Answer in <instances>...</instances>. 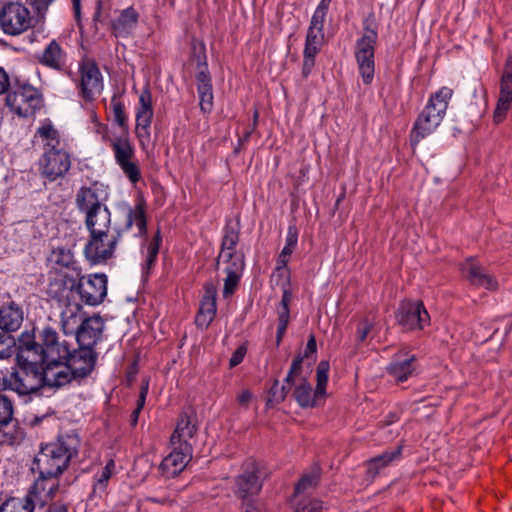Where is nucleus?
<instances>
[{"mask_svg": "<svg viewBox=\"0 0 512 512\" xmlns=\"http://www.w3.org/2000/svg\"><path fill=\"white\" fill-rule=\"evenodd\" d=\"M122 216V223L116 224L112 231L89 234L83 253L91 265L106 264L112 259L123 233L133 226L136 228L135 237L147 234L146 202L142 197L136 199L133 207L123 208Z\"/></svg>", "mask_w": 512, "mask_h": 512, "instance_id": "obj_1", "label": "nucleus"}, {"mask_svg": "<svg viewBox=\"0 0 512 512\" xmlns=\"http://www.w3.org/2000/svg\"><path fill=\"white\" fill-rule=\"evenodd\" d=\"M71 343L60 339L58 332L49 326L42 328L35 335L22 333L18 359L27 364L41 366L45 361H57L70 355Z\"/></svg>", "mask_w": 512, "mask_h": 512, "instance_id": "obj_2", "label": "nucleus"}, {"mask_svg": "<svg viewBox=\"0 0 512 512\" xmlns=\"http://www.w3.org/2000/svg\"><path fill=\"white\" fill-rule=\"evenodd\" d=\"M78 446L77 435L60 436L56 442L42 447L34 460L35 469L41 475L58 478L68 467L72 456L77 453Z\"/></svg>", "mask_w": 512, "mask_h": 512, "instance_id": "obj_3", "label": "nucleus"}, {"mask_svg": "<svg viewBox=\"0 0 512 512\" xmlns=\"http://www.w3.org/2000/svg\"><path fill=\"white\" fill-rule=\"evenodd\" d=\"M378 39L376 29L369 26L364 27V33L355 44V58L358 72L365 85H370L375 73V45Z\"/></svg>", "mask_w": 512, "mask_h": 512, "instance_id": "obj_4", "label": "nucleus"}, {"mask_svg": "<svg viewBox=\"0 0 512 512\" xmlns=\"http://www.w3.org/2000/svg\"><path fill=\"white\" fill-rule=\"evenodd\" d=\"M6 105L20 117L32 116L41 107L42 95L28 83L17 84L5 98Z\"/></svg>", "mask_w": 512, "mask_h": 512, "instance_id": "obj_5", "label": "nucleus"}, {"mask_svg": "<svg viewBox=\"0 0 512 512\" xmlns=\"http://www.w3.org/2000/svg\"><path fill=\"white\" fill-rule=\"evenodd\" d=\"M110 147L114 159L124 175L133 184L141 179V170L138 161L135 159V149L128 135L117 136L110 139Z\"/></svg>", "mask_w": 512, "mask_h": 512, "instance_id": "obj_6", "label": "nucleus"}, {"mask_svg": "<svg viewBox=\"0 0 512 512\" xmlns=\"http://www.w3.org/2000/svg\"><path fill=\"white\" fill-rule=\"evenodd\" d=\"M108 279L104 273L80 276L72 290L79 295L80 300L88 306L101 304L107 295Z\"/></svg>", "mask_w": 512, "mask_h": 512, "instance_id": "obj_7", "label": "nucleus"}, {"mask_svg": "<svg viewBox=\"0 0 512 512\" xmlns=\"http://www.w3.org/2000/svg\"><path fill=\"white\" fill-rule=\"evenodd\" d=\"M19 369H14L7 377V389L17 393L19 396H27L37 392L42 384L39 371L36 365L27 364L24 361Z\"/></svg>", "mask_w": 512, "mask_h": 512, "instance_id": "obj_8", "label": "nucleus"}, {"mask_svg": "<svg viewBox=\"0 0 512 512\" xmlns=\"http://www.w3.org/2000/svg\"><path fill=\"white\" fill-rule=\"evenodd\" d=\"M31 22L30 11L22 3H6L0 11V25L8 35L21 34L30 28Z\"/></svg>", "mask_w": 512, "mask_h": 512, "instance_id": "obj_9", "label": "nucleus"}, {"mask_svg": "<svg viewBox=\"0 0 512 512\" xmlns=\"http://www.w3.org/2000/svg\"><path fill=\"white\" fill-rule=\"evenodd\" d=\"M397 323L405 331L423 330L430 324V316L421 301H402L396 313Z\"/></svg>", "mask_w": 512, "mask_h": 512, "instance_id": "obj_10", "label": "nucleus"}, {"mask_svg": "<svg viewBox=\"0 0 512 512\" xmlns=\"http://www.w3.org/2000/svg\"><path fill=\"white\" fill-rule=\"evenodd\" d=\"M38 167L41 176L50 182L64 178L71 168V154L67 149L43 152Z\"/></svg>", "mask_w": 512, "mask_h": 512, "instance_id": "obj_11", "label": "nucleus"}, {"mask_svg": "<svg viewBox=\"0 0 512 512\" xmlns=\"http://www.w3.org/2000/svg\"><path fill=\"white\" fill-rule=\"evenodd\" d=\"M261 489L260 471L255 463H248L245 470L235 479L234 493L244 501L248 508L249 504L256 505L253 498L259 494Z\"/></svg>", "mask_w": 512, "mask_h": 512, "instance_id": "obj_12", "label": "nucleus"}, {"mask_svg": "<svg viewBox=\"0 0 512 512\" xmlns=\"http://www.w3.org/2000/svg\"><path fill=\"white\" fill-rule=\"evenodd\" d=\"M81 96L86 101H93L103 90V77L94 60L85 59L79 64Z\"/></svg>", "mask_w": 512, "mask_h": 512, "instance_id": "obj_13", "label": "nucleus"}, {"mask_svg": "<svg viewBox=\"0 0 512 512\" xmlns=\"http://www.w3.org/2000/svg\"><path fill=\"white\" fill-rule=\"evenodd\" d=\"M154 115L152 93L148 86L144 87L139 95L135 109V133L142 146L150 141V126Z\"/></svg>", "mask_w": 512, "mask_h": 512, "instance_id": "obj_14", "label": "nucleus"}, {"mask_svg": "<svg viewBox=\"0 0 512 512\" xmlns=\"http://www.w3.org/2000/svg\"><path fill=\"white\" fill-rule=\"evenodd\" d=\"M41 384L50 387H61L76 379L69 364L65 359L57 361H45L37 366Z\"/></svg>", "mask_w": 512, "mask_h": 512, "instance_id": "obj_15", "label": "nucleus"}, {"mask_svg": "<svg viewBox=\"0 0 512 512\" xmlns=\"http://www.w3.org/2000/svg\"><path fill=\"white\" fill-rule=\"evenodd\" d=\"M58 490V478L39 474L38 478L29 488L26 498L35 508H43L55 498Z\"/></svg>", "mask_w": 512, "mask_h": 512, "instance_id": "obj_16", "label": "nucleus"}, {"mask_svg": "<svg viewBox=\"0 0 512 512\" xmlns=\"http://www.w3.org/2000/svg\"><path fill=\"white\" fill-rule=\"evenodd\" d=\"M217 263L225 265L223 272L226 274L224 279L223 297L232 295L243 275L245 268V257L243 253H233L231 257H218Z\"/></svg>", "mask_w": 512, "mask_h": 512, "instance_id": "obj_17", "label": "nucleus"}, {"mask_svg": "<svg viewBox=\"0 0 512 512\" xmlns=\"http://www.w3.org/2000/svg\"><path fill=\"white\" fill-rule=\"evenodd\" d=\"M172 446V451L162 460L159 466L162 476L166 479L178 476L192 457V445Z\"/></svg>", "mask_w": 512, "mask_h": 512, "instance_id": "obj_18", "label": "nucleus"}, {"mask_svg": "<svg viewBox=\"0 0 512 512\" xmlns=\"http://www.w3.org/2000/svg\"><path fill=\"white\" fill-rule=\"evenodd\" d=\"M72 370L75 378H84L94 369L97 353L94 349L79 346L78 349L72 348L70 355L65 358Z\"/></svg>", "mask_w": 512, "mask_h": 512, "instance_id": "obj_19", "label": "nucleus"}, {"mask_svg": "<svg viewBox=\"0 0 512 512\" xmlns=\"http://www.w3.org/2000/svg\"><path fill=\"white\" fill-rule=\"evenodd\" d=\"M104 322L100 316L94 315L84 318L75 333L79 346L93 349L101 340Z\"/></svg>", "mask_w": 512, "mask_h": 512, "instance_id": "obj_20", "label": "nucleus"}, {"mask_svg": "<svg viewBox=\"0 0 512 512\" xmlns=\"http://www.w3.org/2000/svg\"><path fill=\"white\" fill-rule=\"evenodd\" d=\"M402 451L403 446L397 445L367 460L365 462L367 478L372 481L377 476H379L387 467L395 463H398L402 458Z\"/></svg>", "mask_w": 512, "mask_h": 512, "instance_id": "obj_21", "label": "nucleus"}, {"mask_svg": "<svg viewBox=\"0 0 512 512\" xmlns=\"http://www.w3.org/2000/svg\"><path fill=\"white\" fill-rule=\"evenodd\" d=\"M461 272L472 285L483 287L488 290H494L497 287V281L488 274L475 260L467 259L461 264Z\"/></svg>", "mask_w": 512, "mask_h": 512, "instance_id": "obj_22", "label": "nucleus"}, {"mask_svg": "<svg viewBox=\"0 0 512 512\" xmlns=\"http://www.w3.org/2000/svg\"><path fill=\"white\" fill-rule=\"evenodd\" d=\"M198 430L195 415L183 412L179 415L176 428L171 435V445L182 447L184 444L192 445L191 440L195 437Z\"/></svg>", "mask_w": 512, "mask_h": 512, "instance_id": "obj_23", "label": "nucleus"}, {"mask_svg": "<svg viewBox=\"0 0 512 512\" xmlns=\"http://www.w3.org/2000/svg\"><path fill=\"white\" fill-rule=\"evenodd\" d=\"M217 288L214 284L205 285V293L202 297L200 308L197 313L195 323L201 328H208L216 316L217 305Z\"/></svg>", "mask_w": 512, "mask_h": 512, "instance_id": "obj_24", "label": "nucleus"}, {"mask_svg": "<svg viewBox=\"0 0 512 512\" xmlns=\"http://www.w3.org/2000/svg\"><path fill=\"white\" fill-rule=\"evenodd\" d=\"M34 138L41 142L43 152L66 150V144L61 139L59 131L49 119L41 122V125L36 129Z\"/></svg>", "mask_w": 512, "mask_h": 512, "instance_id": "obj_25", "label": "nucleus"}, {"mask_svg": "<svg viewBox=\"0 0 512 512\" xmlns=\"http://www.w3.org/2000/svg\"><path fill=\"white\" fill-rule=\"evenodd\" d=\"M197 92L199 96V106L203 113L207 114L213 108V89L211 77L208 72L207 64H199L196 74Z\"/></svg>", "mask_w": 512, "mask_h": 512, "instance_id": "obj_26", "label": "nucleus"}, {"mask_svg": "<svg viewBox=\"0 0 512 512\" xmlns=\"http://www.w3.org/2000/svg\"><path fill=\"white\" fill-rule=\"evenodd\" d=\"M37 59L41 65L58 72L67 68V53L55 39L46 45Z\"/></svg>", "mask_w": 512, "mask_h": 512, "instance_id": "obj_27", "label": "nucleus"}, {"mask_svg": "<svg viewBox=\"0 0 512 512\" xmlns=\"http://www.w3.org/2000/svg\"><path fill=\"white\" fill-rule=\"evenodd\" d=\"M443 119L444 117L422 111L417 117L410 134L412 147L415 148L422 139L433 133Z\"/></svg>", "mask_w": 512, "mask_h": 512, "instance_id": "obj_28", "label": "nucleus"}, {"mask_svg": "<svg viewBox=\"0 0 512 512\" xmlns=\"http://www.w3.org/2000/svg\"><path fill=\"white\" fill-rule=\"evenodd\" d=\"M416 369V357L413 354L397 353L387 366L388 374L397 382H404Z\"/></svg>", "mask_w": 512, "mask_h": 512, "instance_id": "obj_29", "label": "nucleus"}, {"mask_svg": "<svg viewBox=\"0 0 512 512\" xmlns=\"http://www.w3.org/2000/svg\"><path fill=\"white\" fill-rule=\"evenodd\" d=\"M286 384L288 385V383ZM289 385H295L293 397L302 408L315 407L318 405V401L323 398L322 395H316V389L313 391L311 384L301 375L296 378L294 383H289Z\"/></svg>", "mask_w": 512, "mask_h": 512, "instance_id": "obj_30", "label": "nucleus"}, {"mask_svg": "<svg viewBox=\"0 0 512 512\" xmlns=\"http://www.w3.org/2000/svg\"><path fill=\"white\" fill-rule=\"evenodd\" d=\"M24 319L22 308L14 301L0 308V329L4 332L17 331Z\"/></svg>", "mask_w": 512, "mask_h": 512, "instance_id": "obj_31", "label": "nucleus"}, {"mask_svg": "<svg viewBox=\"0 0 512 512\" xmlns=\"http://www.w3.org/2000/svg\"><path fill=\"white\" fill-rule=\"evenodd\" d=\"M454 92L451 88L443 86L432 93L422 111L445 117L449 102Z\"/></svg>", "mask_w": 512, "mask_h": 512, "instance_id": "obj_32", "label": "nucleus"}, {"mask_svg": "<svg viewBox=\"0 0 512 512\" xmlns=\"http://www.w3.org/2000/svg\"><path fill=\"white\" fill-rule=\"evenodd\" d=\"M85 224L89 234L113 230L111 228V213L106 205L85 214Z\"/></svg>", "mask_w": 512, "mask_h": 512, "instance_id": "obj_33", "label": "nucleus"}, {"mask_svg": "<svg viewBox=\"0 0 512 512\" xmlns=\"http://www.w3.org/2000/svg\"><path fill=\"white\" fill-rule=\"evenodd\" d=\"M75 202L78 210L85 214L105 206L99 197V189L96 186L81 187L76 194Z\"/></svg>", "mask_w": 512, "mask_h": 512, "instance_id": "obj_34", "label": "nucleus"}, {"mask_svg": "<svg viewBox=\"0 0 512 512\" xmlns=\"http://www.w3.org/2000/svg\"><path fill=\"white\" fill-rule=\"evenodd\" d=\"M138 19L139 14L133 7L122 10L119 17L113 22L114 34L117 37L127 36L136 27Z\"/></svg>", "mask_w": 512, "mask_h": 512, "instance_id": "obj_35", "label": "nucleus"}, {"mask_svg": "<svg viewBox=\"0 0 512 512\" xmlns=\"http://www.w3.org/2000/svg\"><path fill=\"white\" fill-rule=\"evenodd\" d=\"M82 308L79 304H68L61 312V326L66 335H73L82 320Z\"/></svg>", "mask_w": 512, "mask_h": 512, "instance_id": "obj_36", "label": "nucleus"}, {"mask_svg": "<svg viewBox=\"0 0 512 512\" xmlns=\"http://www.w3.org/2000/svg\"><path fill=\"white\" fill-rule=\"evenodd\" d=\"M316 350H317L316 340H315V337L313 335H311L307 342L304 356L298 355L297 357H295L293 359L291 367H290L288 374L285 378V383L289 384V383L295 382L296 378H298L300 376V374L302 373L303 358L308 357L310 354L315 353Z\"/></svg>", "mask_w": 512, "mask_h": 512, "instance_id": "obj_37", "label": "nucleus"}, {"mask_svg": "<svg viewBox=\"0 0 512 512\" xmlns=\"http://www.w3.org/2000/svg\"><path fill=\"white\" fill-rule=\"evenodd\" d=\"M239 242V232L233 226L226 225L221 242V250L218 257H231V254L238 253L235 248Z\"/></svg>", "mask_w": 512, "mask_h": 512, "instance_id": "obj_38", "label": "nucleus"}, {"mask_svg": "<svg viewBox=\"0 0 512 512\" xmlns=\"http://www.w3.org/2000/svg\"><path fill=\"white\" fill-rule=\"evenodd\" d=\"M145 500L159 505H171L174 501L171 490L161 483L149 488Z\"/></svg>", "mask_w": 512, "mask_h": 512, "instance_id": "obj_39", "label": "nucleus"}, {"mask_svg": "<svg viewBox=\"0 0 512 512\" xmlns=\"http://www.w3.org/2000/svg\"><path fill=\"white\" fill-rule=\"evenodd\" d=\"M298 242V231L295 226H289L285 239V246L278 256L277 263L280 267H284L289 262V258L293 253Z\"/></svg>", "mask_w": 512, "mask_h": 512, "instance_id": "obj_40", "label": "nucleus"}, {"mask_svg": "<svg viewBox=\"0 0 512 512\" xmlns=\"http://www.w3.org/2000/svg\"><path fill=\"white\" fill-rule=\"evenodd\" d=\"M34 505L25 497H10L0 505V512H33Z\"/></svg>", "mask_w": 512, "mask_h": 512, "instance_id": "obj_41", "label": "nucleus"}, {"mask_svg": "<svg viewBox=\"0 0 512 512\" xmlns=\"http://www.w3.org/2000/svg\"><path fill=\"white\" fill-rule=\"evenodd\" d=\"M499 96L512 98V55H508L500 80Z\"/></svg>", "mask_w": 512, "mask_h": 512, "instance_id": "obj_42", "label": "nucleus"}, {"mask_svg": "<svg viewBox=\"0 0 512 512\" xmlns=\"http://www.w3.org/2000/svg\"><path fill=\"white\" fill-rule=\"evenodd\" d=\"M289 298L285 292L278 308L277 341L280 342L289 323Z\"/></svg>", "mask_w": 512, "mask_h": 512, "instance_id": "obj_43", "label": "nucleus"}, {"mask_svg": "<svg viewBox=\"0 0 512 512\" xmlns=\"http://www.w3.org/2000/svg\"><path fill=\"white\" fill-rule=\"evenodd\" d=\"M161 242L162 237L158 230L152 240L147 244L145 251H143L145 257L144 268L150 269L154 265L159 253Z\"/></svg>", "mask_w": 512, "mask_h": 512, "instance_id": "obj_44", "label": "nucleus"}, {"mask_svg": "<svg viewBox=\"0 0 512 512\" xmlns=\"http://www.w3.org/2000/svg\"><path fill=\"white\" fill-rule=\"evenodd\" d=\"M324 43V31L313 27H308L304 50L320 52Z\"/></svg>", "mask_w": 512, "mask_h": 512, "instance_id": "obj_45", "label": "nucleus"}, {"mask_svg": "<svg viewBox=\"0 0 512 512\" xmlns=\"http://www.w3.org/2000/svg\"><path fill=\"white\" fill-rule=\"evenodd\" d=\"M8 332H0V359L10 358L12 355L19 354L20 345H16L15 338Z\"/></svg>", "mask_w": 512, "mask_h": 512, "instance_id": "obj_46", "label": "nucleus"}, {"mask_svg": "<svg viewBox=\"0 0 512 512\" xmlns=\"http://www.w3.org/2000/svg\"><path fill=\"white\" fill-rule=\"evenodd\" d=\"M320 477L319 469L314 468L310 473L304 474L295 487V495L306 493L315 488Z\"/></svg>", "mask_w": 512, "mask_h": 512, "instance_id": "obj_47", "label": "nucleus"}, {"mask_svg": "<svg viewBox=\"0 0 512 512\" xmlns=\"http://www.w3.org/2000/svg\"><path fill=\"white\" fill-rule=\"evenodd\" d=\"M110 106L113 113L114 122L122 129L128 127V117L125 111L124 103L115 95L111 98Z\"/></svg>", "mask_w": 512, "mask_h": 512, "instance_id": "obj_48", "label": "nucleus"}, {"mask_svg": "<svg viewBox=\"0 0 512 512\" xmlns=\"http://www.w3.org/2000/svg\"><path fill=\"white\" fill-rule=\"evenodd\" d=\"M114 469V461L110 460L101 470L99 474L95 476V483L93 485V491L96 492H104L108 481L112 476Z\"/></svg>", "mask_w": 512, "mask_h": 512, "instance_id": "obj_49", "label": "nucleus"}, {"mask_svg": "<svg viewBox=\"0 0 512 512\" xmlns=\"http://www.w3.org/2000/svg\"><path fill=\"white\" fill-rule=\"evenodd\" d=\"M330 4H331V0H321L320 1V3L318 4L317 8L315 9V11L312 15L310 25H309L310 27L323 30Z\"/></svg>", "mask_w": 512, "mask_h": 512, "instance_id": "obj_50", "label": "nucleus"}, {"mask_svg": "<svg viewBox=\"0 0 512 512\" xmlns=\"http://www.w3.org/2000/svg\"><path fill=\"white\" fill-rule=\"evenodd\" d=\"M329 363L327 361H321L317 366V385L316 395H322L324 397L326 391V385L328 381Z\"/></svg>", "mask_w": 512, "mask_h": 512, "instance_id": "obj_51", "label": "nucleus"}, {"mask_svg": "<svg viewBox=\"0 0 512 512\" xmlns=\"http://www.w3.org/2000/svg\"><path fill=\"white\" fill-rule=\"evenodd\" d=\"M13 420V405L10 399L0 395V427L7 426Z\"/></svg>", "mask_w": 512, "mask_h": 512, "instance_id": "obj_52", "label": "nucleus"}, {"mask_svg": "<svg viewBox=\"0 0 512 512\" xmlns=\"http://www.w3.org/2000/svg\"><path fill=\"white\" fill-rule=\"evenodd\" d=\"M512 98L498 97L497 104L493 113V120L495 123L502 122L509 109L511 108Z\"/></svg>", "mask_w": 512, "mask_h": 512, "instance_id": "obj_53", "label": "nucleus"}, {"mask_svg": "<svg viewBox=\"0 0 512 512\" xmlns=\"http://www.w3.org/2000/svg\"><path fill=\"white\" fill-rule=\"evenodd\" d=\"M148 389H149V382H148V380H144L142 382V385H141V389H140V393H139V398H138V401H137V407L135 408V410L131 414V423H132V425H136V423L138 421L139 414H140L141 410L143 409V407L145 405L146 397H147V394H148Z\"/></svg>", "mask_w": 512, "mask_h": 512, "instance_id": "obj_54", "label": "nucleus"}, {"mask_svg": "<svg viewBox=\"0 0 512 512\" xmlns=\"http://www.w3.org/2000/svg\"><path fill=\"white\" fill-rule=\"evenodd\" d=\"M289 392V387L287 385H279V381L275 380L273 386L269 391V401H273L275 403H281L285 400L287 394Z\"/></svg>", "mask_w": 512, "mask_h": 512, "instance_id": "obj_55", "label": "nucleus"}, {"mask_svg": "<svg viewBox=\"0 0 512 512\" xmlns=\"http://www.w3.org/2000/svg\"><path fill=\"white\" fill-rule=\"evenodd\" d=\"M319 52H312L308 50H303V64H302V76L307 78L314 66H315V57Z\"/></svg>", "mask_w": 512, "mask_h": 512, "instance_id": "obj_56", "label": "nucleus"}, {"mask_svg": "<svg viewBox=\"0 0 512 512\" xmlns=\"http://www.w3.org/2000/svg\"><path fill=\"white\" fill-rule=\"evenodd\" d=\"M294 512H326V509L321 501L313 499L299 503Z\"/></svg>", "mask_w": 512, "mask_h": 512, "instance_id": "obj_57", "label": "nucleus"}, {"mask_svg": "<svg viewBox=\"0 0 512 512\" xmlns=\"http://www.w3.org/2000/svg\"><path fill=\"white\" fill-rule=\"evenodd\" d=\"M372 329V324L367 320H363L359 323L357 328V338L360 342H363Z\"/></svg>", "mask_w": 512, "mask_h": 512, "instance_id": "obj_58", "label": "nucleus"}, {"mask_svg": "<svg viewBox=\"0 0 512 512\" xmlns=\"http://www.w3.org/2000/svg\"><path fill=\"white\" fill-rule=\"evenodd\" d=\"M245 354H246V348L244 346H239L234 351V353L232 354V356L230 358V361H229L230 367L233 368V367L239 365L243 361Z\"/></svg>", "mask_w": 512, "mask_h": 512, "instance_id": "obj_59", "label": "nucleus"}, {"mask_svg": "<svg viewBox=\"0 0 512 512\" xmlns=\"http://www.w3.org/2000/svg\"><path fill=\"white\" fill-rule=\"evenodd\" d=\"M10 85L9 75L2 67H0V95L8 92Z\"/></svg>", "mask_w": 512, "mask_h": 512, "instance_id": "obj_60", "label": "nucleus"}, {"mask_svg": "<svg viewBox=\"0 0 512 512\" xmlns=\"http://www.w3.org/2000/svg\"><path fill=\"white\" fill-rule=\"evenodd\" d=\"M93 129L94 131L97 133V134H100L101 137H102V140L107 142L109 141L110 142V137L108 135V127L107 125L101 123V122H97L96 125H93Z\"/></svg>", "mask_w": 512, "mask_h": 512, "instance_id": "obj_61", "label": "nucleus"}, {"mask_svg": "<svg viewBox=\"0 0 512 512\" xmlns=\"http://www.w3.org/2000/svg\"><path fill=\"white\" fill-rule=\"evenodd\" d=\"M252 398V394L249 390H243L237 397V401L241 406H247Z\"/></svg>", "mask_w": 512, "mask_h": 512, "instance_id": "obj_62", "label": "nucleus"}, {"mask_svg": "<svg viewBox=\"0 0 512 512\" xmlns=\"http://www.w3.org/2000/svg\"><path fill=\"white\" fill-rule=\"evenodd\" d=\"M46 512H68L66 505L61 503H53L49 505Z\"/></svg>", "mask_w": 512, "mask_h": 512, "instance_id": "obj_63", "label": "nucleus"}, {"mask_svg": "<svg viewBox=\"0 0 512 512\" xmlns=\"http://www.w3.org/2000/svg\"><path fill=\"white\" fill-rule=\"evenodd\" d=\"M72 4H73V10H74V16H75V19L79 22L80 21V14H81V11H80V0H72Z\"/></svg>", "mask_w": 512, "mask_h": 512, "instance_id": "obj_64", "label": "nucleus"}]
</instances>
